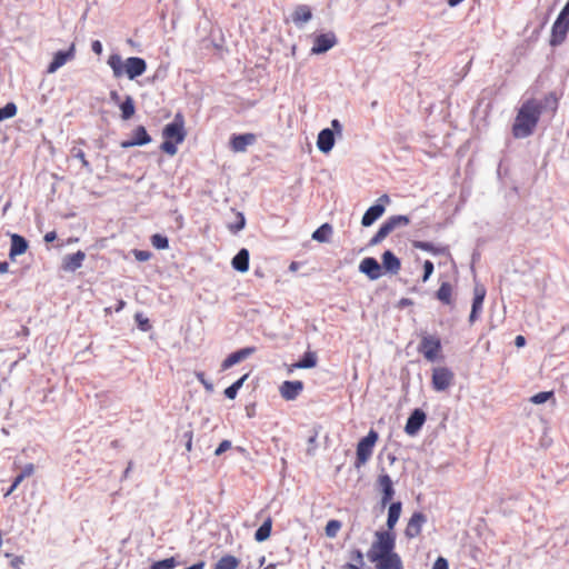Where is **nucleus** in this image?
Masks as SVG:
<instances>
[{
  "mask_svg": "<svg viewBox=\"0 0 569 569\" xmlns=\"http://www.w3.org/2000/svg\"><path fill=\"white\" fill-rule=\"evenodd\" d=\"M542 112V106L535 99L527 100L519 108L516 116L512 133L518 139L532 134Z\"/></svg>",
  "mask_w": 569,
  "mask_h": 569,
  "instance_id": "obj_1",
  "label": "nucleus"
},
{
  "mask_svg": "<svg viewBox=\"0 0 569 569\" xmlns=\"http://www.w3.org/2000/svg\"><path fill=\"white\" fill-rule=\"evenodd\" d=\"M107 63L112 70L114 78L126 76L128 79L133 80L142 76L147 70V62L139 57H129L123 60L120 54L112 53L109 56Z\"/></svg>",
  "mask_w": 569,
  "mask_h": 569,
  "instance_id": "obj_2",
  "label": "nucleus"
},
{
  "mask_svg": "<svg viewBox=\"0 0 569 569\" xmlns=\"http://www.w3.org/2000/svg\"><path fill=\"white\" fill-rule=\"evenodd\" d=\"M164 141L161 150L170 156H174L178 151L177 144L183 142L186 138L184 119L181 113H177L172 122L166 124L162 131Z\"/></svg>",
  "mask_w": 569,
  "mask_h": 569,
  "instance_id": "obj_3",
  "label": "nucleus"
},
{
  "mask_svg": "<svg viewBox=\"0 0 569 569\" xmlns=\"http://www.w3.org/2000/svg\"><path fill=\"white\" fill-rule=\"evenodd\" d=\"M375 541L367 552L370 562H375L380 558L388 556L395 551L396 538L390 531H377Z\"/></svg>",
  "mask_w": 569,
  "mask_h": 569,
  "instance_id": "obj_4",
  "label": "nucleus"
},
{
  "mask_svg": "<svg viewBox=\"0 0 569 569\" xmlns=\"http://www.w3.org/2000/svg\"><path fill=\"white\" fill-rule=\"evenodd\" d=\"M378 441V433L375 430H370L368 435L362 438L357 445L355 467L357 469L365 466L372 456L373 448Z\"/></svg>",
  "mask_w": 569,
  "mask_h": 569,
  "instance_id": "obj_5",
  "label": "nucleus"
},
{
  "mask_svg": "<svg viewBox=\"0 0 569 569\" xmlns=\"http://www.w3.org/2000/svg\"><path fill=\"white\" fill-rule=\"evenodd\" d=\"M419 351L427 360H437L441 351L440 339L433 335H425L421 339Z\"/></svg>",
  "mask_w": 569,
  "mask_h": 569,
  "instance_id": "obj_6",
  "label": "nucleus"
},
{
  "mask_svg": "<svg viewBox=\"0 0 569 569\" xmlns=\"http://www.w3.org/2000/svg\"><path fill=\"white\" fill-rule=\"evenodd\" d=\"M390 202V198L387 194L381 196L378 199V203L371 206L362 216L361 224L363 227H370L373 224L383 213L385 204Z\"/></svg>",
  "mask_w": 569,
  "mask_h": 569,
  "instance_id": "obj_7",
  "label": "nucleus"
},
{
  "mask_svg": "<svg viewBox=\"0 0 569 569\" xmlns=\"http://www.w3.org/2000/svg\"><path fill=\"white\" fill-rule=\"evenodd\" d=\"M453 381V373L446 367H438L432 372V387L437 391L447 390Z\"/></svg>",
  "mask_w": 569,
  "mask_h": 569,
  "instance_id": "obj_8",
  "label": "nucleus"
},
{
  "mask_svg": "<svg viewBox=\"0 0 569 569\" xmlns=\"http://www.w3.org/2000/svg\"><path fill=\"white\" fill-rule=\"evenodd\" d=\"M303 390V382L300 380H287L279 387L280 396L287 401L296 400Z\"/></svg>",
  "mask_w": 569,
  "mask_h": 569,
  "instance_id": "obj_9",
  "label": "nucleus"
},
{
  "mask_svg": "<svg viewBox=\"0 0 569 569\" xmlns=\"http://www.w3.org/2000/svg\"><path fill=\"white\" fill-rule=\"evenodd\" d=\"M569 31V23L566 22V16L559 14L557 20L555 21L551 30V46H558L562 43L566 39V36Z\"/></svg>",
  "mask_w": 569,
  "mask_h": 569,
  "instance_id": "obj_10",
  "label": "nucleus"
},
{
  "mask_svg": "<svg viewBox=\"0 0 569 569\" xmlns=\"http://www.w3.org/2000/svg\"><path fill=\"white\" fill-rule=\"evenodd\" d=\"M359 271L365 273L370 280H377L382 276L381 266L371 257L361 260Z\"/></svg>",
  "mask_w": 569,
  "mask_h": 569,
  "instance_id": "obj_11",
  "label": "nucleus"
},
{
  "mask_svg": "<svg viewBox=\"0 0 569 569\" xmlns=\"http://www.w3.org/2000/svg\"><path fill=\"white\" fill-rule=\"evenodd\" d=\"M337 40L333 33H323L315 39L313 47L311 48V53L320 54L330 50Z\"/></svg>",
  "mask_w": 569,
  "mask_h": 569,
  "instance_id": "obj_12",
  "label": "nucleus"
},
{
  "mask_svg": "<svg viewBox=\"0 0 569 569\" xmlns=\"http://www.w3.org/2000/svg\"><path fill=\"white\" fill-rule=\"evenodd\" d=\"M256 141L257 137L253 133L234 134L230 139V147L234 152H244Z\"/></svg>",
  "mask_w": 569,
  "mask_h": 569,
  "instance_id": "obj_13",
  "label": "nucleus"
},
{
  "mask_svg": "<svg viewBox=\"0 0 569 569\" xmlns=\"http://www.w3.org/2000/svg\"><path fill=\"white\" fill-rule=\"evenodd\" d=\"M426 421V415L422 410L416 409L407 420L405 431L409 436H415Z\"/></svg>",
  "mask_w": 569,
  "mask_h": 569,
  "instance_id": "obj_14",
  "label": "nucleus"
},
{
  "mask_svg": "<svg viewBox=\"0 0 569 569\" xmlns=\"http://www.w3.org/2000/svg\"><path fill=\"white\" fill-rule=\"evenodd\" d=\"M378 486L382 491L381 505L385 507L395 495L393 482L387 473H382L378 477Z\"/></svg>",
  "mask_w": 569,
  "mask_h": 569,
  "instance_id": "obj_15",
  "label": "nucleus"
},
{
  "mask_svg": "<svg viewBox=\"0 0 569 569\" xmlns=\"http://www.w3.org/2000/svg\"><path fill=\"white\" fill-rule=\"evenodd\" d=\"M256 351V348L253 347H247L243 349H240L236 352H232L229 355L223 362L221 363V369L227 370L234 365L241 362L242 360L247 359L249 356H251Z\"/></svg>",
  "mask_w": 569,
  "mask_h": 569,
  "instance_id": "obj_16",
  "label": "nucleus"
},
{
  "mask_svg": "<svg viewBox=\"0 0 569 569\" xmlns=\"http://www.w3.org/2000/svg\"><path fill=\"white\" fill-rule=\"evenodd\" d=\"M74 57V44H72L68 51H58L51 63L48 66V72L54 73L58 69L64 66L69 60Z\"/></svg>",
  "mask_w": 569,
  "mask_h": 569,
  "instance_id": "obj_17",
  "label": "nucleus"
},
{
  "mask_svg": "<svg viewBox=\"0 0 569 569\" xmlns=\"http://www.w3.org/2000/svg\"><path fill=\"white\" fill-rule=\"evenodd\" d=\"M427 521L426 516L421 512H415L409 519L405 533L408 538H415L421 532L423 523Z\"/></svg>",
  "mask_w": 569,
  "mask_h": 569,
  "instance_id": "obj_18",
  "label": "nucleus"
},
{
  "mask_svg": "<svg viewBox=\"0 0 569 569\" xmlns=\"http://www.w3.org/2000/svg\"><path fill=\"white\" fill-rule=\"evenodd\" d=\"M373 563L376 569H403L402 560L400 556L395 551L380 558Z\"/></svg>",
  "mask_w": 569,
  "mask_h": 569,
  "instance_id": "obj_19",
  "label": "nucleus"
},
{
  "mask_svg": "<svg viewBox=\"0 0 569 569\" xmlns=\"http://www.w3.org/2000/svg\"><path fill=\"white\" fill-rule=\"evenodd\" d=\"M151 141L150 136L148 134L144 127L139 126L132 132V138L128 141H123L121 146L123 148H130L134 146H143Z\"/></svg>",
  "mask_w": 569,
  "mask_h": 569,
  "instance_id": "obj_20",
  "label": "nucleus"
},
{
  "mask_svg": "<svg viewBox=\"0 0 569 569\" xmlns=\"http://www.w3.org/2000/svg\"><path fill=\"white\" fill-rule=\"evenodd\" d=\"M335 146V133L331 129H323L319 132L317 138V147L323 152L328 153L332 150Z\"/></svg>",
  "mask_w": 569,
  "mask_h": 569,
  "instance_id": "obj_21",
  "label": "nucleus"
},
{
  "mask_svg": "<svg viewBox=\"0 0 569 569\" xmlns=\"http://www.w3.org/2000/svg\"><path fill=\"white\" fill-rule=\"evenodd\" d=\"M86 259V253L83 251H77L72 254H67L62 260V268L66 271L73 272L79 269Z\"/></svg>",
  "mask_w": 569,
  "mask_h": 569,
  "instance_id": "obj_22",
  "label": "nucleus"
},
{
  "mask_svg": "<svg viewBox=\"0 0 569 569\" xmlns=\"http://www.w3.org/2000/svg\"><path fill=\"white\" fill-rule=\"evenodd\" d=\"M10 239H11V247H10V251H9V257L11 260H14L16 257L21 256L27 251L28 242L23 237L17 234V233H12L10 236Z\"/></svg>",
  "mask_w": 569,
  "mask_h": 569,
  "instance_id": "obj_23",
  "label": "nucleus"
},
{
  "mask_svg": "<svg viewBox=\"0 0 569 569\" xmlns=\"http://www.w3.org/2000/svg\"><path fill=\"white\" fill-rule=\"evenodd\" d=\"M318 358L316 352L307 351L303 357L288 368V373H292L295 369H310L317 366Z\"/></svg>",
  "mask_w": 569,
  "mask_h": 569,
  "instance_id": "obj_24",
  "label": "nucleus"
},
{
  "mask_svg": "<svg viewBox=\"0 0 569 569\" xmlns=\"http://www.w3.org/2000/svg\"><path fill=\"white\" fill-rule=\"evenodd\" d=\"M382 268L391 274H397L401 268V262L391 251L387 250L382 254Z\"/></svg>",
  "mask_w": 569,
  "mask_h": 569,
  "instance_id": "obj_25",
  "label": "nucleus"
},
{
  "mask_svg": "<svg viewBox=\"0 0 569 569\" xmlns=\"http://www.w3.org/2000/svg\"><path fill=\"white\" fill-rule=\"evenodd\" d=\"M311 18V9L306 4H300L296 7L291 16V19L296 26H302L303 23L310 21Z\"/></svg>",
  "mask_w": 569,
  "mask_h": 569,
  "instance_id": "obj_26",
  "label": "nucleus"
},
{
  "mask_svg": "<svg viewBox=\"0 0 569 569\" xmlns=\"http://www.w3.org/2000/svg\"><path fill=\"white\" fill-rule=\"evenodd\" d=\"M231 264L233 269L239 272H247L249 269V251L241 249L232 259Z\"/></svg>",
  "mask_w": 569,
  "mask_h": 569,
  "instance_id": "obj_27",
  "label": "nucleus"
},
{
  "mask_svg": "<svg viewBox=\"0 0 569 569\" xmlns=\"http://www.w3.org/2000/svg\"><path fill=\"white\" fill-rule=\"evenodd\" d=\"M410 223V219L408 216H392L388 218L382 224L386 227V229L391 233L398 228L406 227Z\"/></svg>",
  "mask_w": 569,
  "mask_h": 569,
  "instance_id": "obj_28",
  "label": "nucleus"
},
{
  "mask_svg": "<svg viewBox=\"0 0 569 569\" xmlns=\"http://www.w3.org/2000/svg\"><path fill=\"white\" fill-rule=\"evenodd\" d=\"M401 502L400 501H397V502H392L390 506H389V510H388V519H387V527L389 529V531L391 532V530L395 528L396 523L398 522L399 518H400V515H401Z\"/></svg>",
  "mask_w": 569,
  "mask_h": 569,
  "instance_id": "obj_29",
  "label": "nucleus"
},
{
  "mask_svg": "<svg viewBox=\"0 0 569 569\" xmlns=\"http://www.w3.org/2000/svg\"><path fill=\"white\" fill-rule=\"evenodd\" d=\"M271 528H272V520L271 518H267L263 523L257 529L256 533H254V539L258 541V542H262L264 540H267L269 537H270V533H271Z\"/></svg>",
  "mask_w": 569,
  "mask_h": 569,
  "instance_id": "obj_30",
  "label": "nucleus"
},
{
  "mask_svg": "<svg viewBox=\"0 0 569 569\" xmlns=\"http://www.w3.org/2000/svg\"><path fill=\"white\" fill-rule=\"evenodd\" d=\"M119 107L123 120H129L136 112L134 102L131 96H127Z\"/></svg>",
  "mask_w": 569,
  "mask_h": 569,
  "instance_id": "obj_31",
  "label": "nucleus"
},
{
  "mask_svg": "<svg viewBox=\"0 0 569 569\" xmlns=\"http://www.w3.org/2000/svg\"><path fill=\"white\" fill-rule=\"evenodd\" d=\"M331 233L332 227L329 223H323L312 233V239L318 242H328Z\"/></svg>",
  "mask_w": 569,
  "mask_h": 569,
  "instance_id": "obj_32",
  "label": "nucleus"
},
{
  "mask_svg": "<svg viewBox=\"0 0 569 569\" xmlns=\"http://www.w3.org/2000/svg\"><path fill=\"white\" fill-rule=\"evenodd\" d=\"M238 566L239 560L234 556L226 555L217 561L214 569H237Z\"/></svg>",
  "mask_w": 569,
  "mask_h": 569,
  "instance_id": "obj_33",
  "label": "nucleus"
},
{
  "mask_svg": "<svg viewBox=\"0 0 569 569\" xmlns=\"http://www.w3.org/2000/svg\"><path fill=\"white\" fill-rule=\"evenodd\" d=\"M437 298L446 305L451 302V287L443 282L437 291Z\"/></svg>",
  "mask_w": 569,
  "mask_h": 569,
  "instance_id": "obj_34",
  "label": "nucleus"
},
{
  "mask_svg": "<svg viewBox=\"0 0 569 569\" xmlns=\"http://www.w3.org/2000/svg\"><path fill=\"white\" fill-rule=\"evenodd\" d=\"M17 113V106L13 102L7 103L3 108H0V121L10 119Z\"/></svg>",
  "mask_w": 569,
  "mask_h": 569,
  "instance_id": "obj_35",
  "label": "nucleus"
},
{
  "mask_svg": "<svg viewBox=\"0 0 569 569\" xmlns=\"http://www.w3.org/2000/svg\"><path fill=\"white\" fill-rule=\"evenodd\" d=\"M552 396H553L552 391H541V392L533 395L530 398V402H532L535 405H541V403L547 402L549 399H551Z\"/></svg>",
  "mask_w": 569,
  "mask_h": 569,
  "instance_id": "obj_36",
  "label": "nucleus"
},
{
  "mask_svg": "<svg viewBox=\"0 0 569 569\" xmlns=\"http://www.w3.org/2000/svg\"><path fill=\"white\" fill-rule=\"evenodd\" d=\"M341 528V522L338 520H330L326 526V535L329 538H335Z\"/></svg>",
  "mask_w": 569,
  "mask_h": 569,
  "instance_id": "obj_37",
  "label": "nucleus"
},
{
  "mask_svg": "<svg viewBox=\"0 0 569 569\" xmlns=\"http://www.w3.org/2000/svg\"><path fill=\"white\" fill-rule=\"evenodd\" d=\"M177 565L176 559L173 557L160 560L154 562L151 566V569H172Z\"/></svg>",
  "mask_w": 569,
  "mask_h": 569,
  "instance_id": "obj_38",
  "label": "nucleus"
},
{
  "mask_svg": "<svg viewBox=\"0 0 569 569\" xmlns=\"http://www.w3.org/2000/svg\"><path fill=\"white\" fill-rule=\"evenodd\" d=\"M151 243L157 249H167L169 246L168 238L159 233L151 237Z\"/></svg>",
  "mask_w": 569,
  "mask_h": 569,
  "instance_id": "obj_39",
  "label": "nucleus"
},
{
  "mask_svg": "<svg viewBox=\"0 0 569 569\" xmlns=\"http://www.w3.org/2000/svg\"><path fill=\"white\" fill-rule=\"evenodd\" d=\"M483 300L485 299H475L473 298L472 308H471V312H470V317H469L470 322H475L477 320L478 315L482 309Z\"/></svg>",
  "mask_w": 569,
  "mask_h": 569,
  "instance_id": "obj_40",
  "label": "nucleus"
},
{
  "mask_svg": "<svg viewBox=\"0 0 569 569\" xmlns=\"http://www.w3.org/2000/svg\"><path fill=\"white\" fill-rule=\"evenodd\" d=\"M389 233V231L386 229V227L383 224L380 226L379 230L377 231V233L371 238L369 244L370 246H377L378 243H380Z\"/></svg>",
  "mask_w": 569,
  "mask_h": 569,
  "instance_id": "obj_41",
  "label": "nucleus"
},
{
  "mask_svg": "<svg viewBox=\"0 0 569 569\" xmlns=\"http://www.w3.org/2000/svg\"><path fill=\"white\" fill-rule=\"evenodd\" d=\"M72 156L77 159H79L82 163V167L88 171V172H91L92 169H91V166L90 163L88 162V160L86 159V156H84V152L81 150V149H77V148H73L72 149Z\"/></svg>",
  "mask_w": 569,
  "mask_h": 569,
  "instance_id": "obj_42",
  "label": "nucleus"
},
{
  "mask_svg": "<svg viewBox=\"0 0 569 569\" xmlns=\"http://www.w3.org/2000/svg\"><path fill=\"white\" fill-rule=\"evenodd\" d=\"M413 246H415V248L420 249L422 251H428V252H432V253L440 252V250L436 249L435 246L430 242L417 241V242H415Z\"/></svg>",
  "mask_w": 569,
  "mask_h": 569,
  "instance_id": "obj_43",
  "label": "nucleus"
},
{
  "mask_svg": "<svg viewBox=\"0 0 569 569\" xmlns=\"http://www.w3.org/2000/svg\"><path fill=\"white\" fill-rule=\"evenodd\" d=\"M423 277L422 281L426 282L429 280L430 276L433 272V263L430 260H426L423 263Z\"/></svg>",
  "mask_w": 569,
  "mask_h": 569,
  "instance_id": "obj_44",
  "label": "nucleus"
},
{
  "mask_svg": "<svg viewBox=\"0 0 569 569\" xmlns=\"http://www.w3.org/2000/svg\"><path fill=\"white\" fill-rule=\"evenodd\" d=\"M351 559L353 560L352 565L359 566V568H362L365 566L363 555L360 550L352 551Z\"/></svg>",
  "mask_w": 569,
  "mask_h": 569,
  "instance_id": "obj_45",
  "label": "nucleus"
},
{
  "mask_svg": "<svg viewBox=\"0 0 569 569\" xmlns=\"http://www.w3.org/2000/svg\"><path fill=\"white\" fill-rule=\"evenodd\" d=\"M133 256L138 261H148L151 258V252L147 250H133Z\"/></svg>",
  "mask_w": 569,
  "mask_h": 569,
  "instance_id": "obj_46",
  "label": "nucleus"
},
{
  "mask_svg": "<svg viewBox=\"0 0 569 569\" xmlns=\"http://www.w3.org/2000/svg\"><path fill=\"white\" fill-rule=\"evenodd\" d=\"M196 377L203 385L207 391L211 392L213 390V385L204 378L203 372H196Z\"/></svg>",
  "mask_w": 569,
  "mask_h": 569,
  "instance_id": "obj_47",
  "label": "nucleus"
},
{
  "mask_svg": "<svg viewBox=\"0 0 569 569\" xmlns=\"http://www.w3.org/2000/svg\"><path fill=\"white\" fill-rule=\"evenodd\" d=\"M33 472H34V466L32 463H28L22 468L21 472L18 476L22 477V480H24L26 478L32 476Z\"/></svg>",
  "mask_w": 569,
  "mask_h": 569,
  "instance_id": "obj_48",
  "label": "nucleus"
},
{
  "mask_svg": "<svg viewBox=\"0 0 569 569\" xmlns=\"http://www.w3.org/2000/svg\"><path fill=\"white\" fill-rule=\"evenodd\" d=\"M244 224H246V219H244V216L242 213H238V222L233 226H230V229L233 230V231H240L244 228Z\"/></svg>",
  "mask_w": 569,
  "mask_h": 569,
  "instance_id": "obj_49",
  "label": "nucleus"
},
{
  "mask_svg": "<svg viewBox=\"0 0 569 569\" xmlns=\"http://www.w3.org/2000/svg\"><path fill=\"white\" fill-rule=\"evenodd\" d=\"M231 448V442L229 440H223L218 448L216 449L214 453L216 456L222 455L224 451L229 450Z\"/></svg>",
  "mask_w": 569,
  "mask_h": 569,
  "instance_id": "obj_50",
  "label": "nucleus"
},
{
  "mask_svg": "<svg viewBox=\"0 0 569 569\" xmlns=\"http://www.w3.org/2000/svg\"><path fill=\"white\" fill-rule=\"evenodd\" d=\"M486 297V289L481 284H476L473 290V298L475 299H485Z\"/></svg>",
  "mask_w": 569,
  "mask_h": 569,
  "instance_id": "obj_51",
  "label": "nucleus"
},
{
  "mask_svg": "<svg viewBox=\"0 0 569 569\" xmlns=\"http://www.w3.org/2000/svg\"><path fill=\"white\" fill-rule=\"evenodd\" d=\"M22 481V477L17 476L10 488L4 492V497H9Z\"/></svg>",
  "mask_w": 569,
  "mask_h": 569,
  "instance_id": "obj_52",
  "label": "nucleus"
},
{
  "mask_svg": "<svg viewBox=\"0 0 569 569\" xmlns=\"http://www.w3.org/2000/svg\"><path fill=\"white\" fill-rule=\"evenodd\" d=\"M448 561L443 557H439L435 563L432 569H448Z\"/></svg>",
  "mask_w": 569,
  "mask_h": 569,
  "instance_id": "obj_53",
  "label": "nucleus"
},
{
  "mask_svg": "<svg viewBox=\"0 0 569 569\" xmlns=\"http://www.w3.org/2000/svg\"><path fill=\"white\" fill-rule=\"evenodd\" d=\"M331 127H332L331 130L333 131V133L336 132L338 136L342 134V126L338 119H333L331 121Z\"/></svg>",
  "mask_w": 569,
  "mask_h": 569,
  "instance_id": "obj_54",
  "label": "nucleus"
},
{
  "mask_svg": "<svg viewBox=\"0 0 569 569\" xmlns=\"http://www.w3.org/2000/svg\"><path fill=\"white\" fill-rule=\"evenodd\" d=\"M238 395V391L236 390V388H233L232 386L228 387L226 390H224V396L228 398V399H234Z\"/></svg>",
  "mask_w": 569,
  "mask_h": 569,
  "instance_id": "obj_55",
  "label": "nucleus"
},
{
  "mask_svg": "<svg viewBox=\"0 0 569 569\" xmlns=\"http://www.w3.org/2000/svg\"><path fill=\"white\" fill-rule=\"evenodd\" d=\"M92 51L97 54L102 52V43L99 40H94L91 44Z\"/></svg>",
  "mask_w": 569,
  "mask_h": 569,
  "instance_id": "obj_56",
  "label": "nucleus"
},
{
  "mask_svg": "<svg viewBox=\"0 0 569 569\" xmlns=\"http://www.w3.org/2000/svg\"><path fill=\"white\" fill-rule=\"evenodd\" d=\"M248 375H243L240 379L233 382L231 386L236 388L237 391L243 386V382L247 380Z\"/></svg>",
  "mask_w": 569,
  "mask_h": 569,
  "instance_id": "obj_57",
  "label": "nucleus"
},
{
  "mask_svg": "<svg viewBox=\"0 0 569 569\" xmlns=\"http://www.w3.org/2000/svg\"><path fill=\"white\" fill-rule=\"evenodd\" d=\"M515 345L518 347V348H521L526 345V339L523 336H517L516 339H515Z\"/></svg>",
  "mask_w": 569,
  "mask_h": 569,
  "instance_id": "obj_58",
  "label": "nucleus"
},
{
  "mask_svg": "<svg viewBox=\"0 0 569 569\" xmlns=\"http://www.w3.org/2000/svg\"><path fill=\"white\" fill-rule=\"evenodd\" d=\"M56 238H57V233L54 231H50L44 234L46 242H52L53 240H56Z\"/></svg>",
  "mask_w": 569,
  "mask_h": 569,
  "instance_id": "obj_59",
  "label": "nucleus"
},
{
  "mask_svg": "<svg viewBox=\"0 0 569 569\" xmlns=\"http://www.w3.org/2000/svg\"><path fill=\"white\" fill-rule=\"evenodd\" d=\"M9 270V264L6 261H0V273H7Z\"/></svg>",
  "mask_w": 569,
  "mask_h": 569,
  "instance_id": "obj_60",
  "label": "nucleus"
},
{
  "mask_svg": "<svg viewBox=\"0 0 569 569\" xmlns=\"http://www.w3.org/2000/svg\"><path fill=\"white\" fill-rule=\"evenodd\" d=\"M21 563H23V560H22V558H20V557H16V558L12 560V562H11L12 567H14V568H19V566H20Z\"/></svg>",
  "mask_w": 569,
  "mask_h": 569,
  "instance_id": "obj_61",
  "label": "nucleus"
},
{
  "mask_svg": "<svg viewBox=\"0 0 569 569\" xmlns=\"http://www.w3.org/2000/svg\"><path fill=\"white\" fill-rule=\"evenodd\" d=\"M203 568H204V562L199 561V562L192 565L191 567H189L188 569H203Z\"/></svg>",
  "mask_w": 569,
  "mask_h": 569,
  "instance_id": "obj_62",
  "label": "nucleus"
},
{
  "mask_svg": "<svg viewBox=\"0 0 569 569\" xmlns=\"http://www.w3.org/2000/svg\"><path fill=\"white\" fill-rule=\"evenodd\" d=\"M560 14L566 16V17L569 16V0L566 3V6L563 7V9L561 10Z\"/></svg>",
  "mask_w": 569,
  "mask_h": 569,
  "instance_id": "obj_63",
  "label": "nucleus"
},
{
  "mask_svg": "<svg viewBox=\"0 0 569 569\" xmlns=\"http://www.w3.org/2000/svg\"><path fill=\"white\" fill-rule=\"evenodd\" d=\"M341 569H362V568H359V566H355L351 563H346L341 567Z\"/></svg>",
  "mask_w": 569,
  "mask_h": 569,
  "instance_id": "obj_64",
  "label": "nucleus"
}]
</instances>
